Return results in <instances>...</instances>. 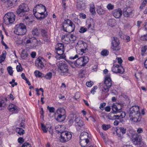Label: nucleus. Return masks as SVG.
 <instances>
[{
	"label": "nucleus",
	"instance_id": "1",
	"mask_svg": "<svg viewBox=\"0 0 147 147\" xmlns=\"http://www.w3.org/2000/svg\"><path fill=\"white\" fill-rule=\"evenodd\" d=\"M130 111L129 116L131 121L133 122L136 123L140 121L142 117L138 106H133L130 109Z\"/></svg>",
	"mask_w": 147,
	"mask_h": 147
},
{
	"label": "nucleus",
	"instance_id": "2",
	"mask_svg": "<svg viewBox=\"0 0 147 147\" xmlns=\"http://www.w3.org/2000/svg\"><path fill=\"white\" fill-rule=\"evenodd\" d=\"M46 10V7L44 6L41 4H38L36 6L35 9H34L33 11H34V10H35L36 12H38L41 15V16L40 17L36 16V13L34 14L38 19L41 20L45 18L48 15L47 12L45 13Z\"/></svg>",
	"mask_w": 147,
	"mask_h": 147
},
{
	"label": "nucleus",
	"instance_id": "3",
	"mask_svg": "<svg viewBox=\"0 0 147 147\" xmlns=\"http://www.w3.org/2000/svg\"><path fill=\"white\" fill-rule=\"evenodd\" d=\"M62 27L64 31L68 33H71L75 30V25L70 20L67 19L65 21Z\"/></svg>",
	"mask_w": 147,
	"mask_h": 147
},
{
	"label": "nucleus",
	"instance_id": "4",
	"mask_svg": "<svg viewBox=\"0 0 147 147\" xmlns=\"http://www.w3.org/2000/svg\"><path fill=\"white\" fill-rule=\"evenodd\" d=\"M112 84V81L110 76L109 75H107L105 78L104 83L101 87L102 92L104 93H107Z\"/></svg>",
	"mask_w": 147,
	"mask_h": 147
},
{
	"label": "nucleus",
	"instance_id": "5",
	"mask_svg": "<svg viewBox=\"0 0 147 147\" xmlns=\"http://www.w3.org/2000/svg\"><path fill=\"white\" fill-rule=\"evenodd\" d=\"M14 29V32L18 35H24L26 32V26L23 23L16 25Z\"/></svg>",
	"mask_w": 147,
	"mask_h": 147
},
{
	"label": "nucleus",
	"instance_id": "6",
	"mask_svg": "<svg viewBox=\"0 0 147 147\" xmlns=\"http://www.w3.org/2000/svg\"><path fill=\"white\" fill-rule=\"evenodd\" d=\"M29 10V7L26 4H20L17 9L16 12L19 16L22 17L25 16L26 12Z\"/></svg>",
	"mask_w": 147,
	"mask_h": 147
},
{
	"label": "nucleus",
	"instance_id": "7",
	"mask_svg": "<svg viewBox=\"0 0 147 147\" xmlns=\"http://www.w3.org/2000/svg\"><path fill=\"white\" fill-rule=\"evenodd\" d=\"M57 117L56 119L58 121L62 122L66 117V111L65 109L60 108L56 111L55 113Z\"/></svg>",
	"mask_w": 147,
	"mask_h": 147
},
{
	"label": "nucleus",
	"instance_id": "8",
	"mask_svg": "<svg viewBox=\"0 0 147 147\" xmlns=\"http://www.w3.org/2000/svg\"><path fill=\"white\" fill-rule=\"evenodd\" d=\"M15 15L13 12H9L6 14L3 18V22L7 25L13 23L15 20Z\"/></svg>",
	"mask_w": 147,
	"mask_h": 147
},
{
	"label": "nucleus",
	"instance_id": "9",
	"mask_svg": "<svg viewBox=\"0 0 147 147\" xmlns=\"http://www.w3.org/2000/svg\"><path fill=\"white\" fill-rule=\"evenodd\" d=\"M60 138V141L62 142H65L69 141L72 137L71 133L67 131L61 132Z\"/></svg>",
	"mask_w": 147,
	"mask_h": 147
},
{
	"label": "nucleus",
	"instance_id": "10",
	"mask_svg": "<svg viewBox=\"0 0 147 147\" xmlns=\"http://www.w3.org/2000/svg\"><path fill=\"white\" fill-rule=\"evenodd\" d=\"M112 40L111 49L114 51L119 50L120 48L119 46L120 43L118 38L116 37H113L112 38Z\"/></svg>",
	"mask_w": 147,
	"mask_h": 147
},
{
	"label": "nucleus",
	"instance_id": "11",
	"mask_svg": "<svg viewBox=\"0 0 147 147\" xmlns=\"http://www.w3.org/2000/svg\"><path fill=\"white\" fill-rule=\"evenodd\" d=\"M76 47L82 53H85L87 47V44L82 41H79L76 46Z\"/></svg>",
	"mask_w": 147,
	"mask_h": 147
},
{
	"label": "nucleus",
	"instance_id": "12",
	"mask_svg": "<svg viewBox=\"0 0 147 147\" xmlns=\"http://www.w3.org/2000/svg\"><path fill=\"white\" fill-rule=\"evenodd\" d=\"M112 71L114 73H123L124 69L121 65H113L112 68Z\"/></svg>",
	"mask_w": 147,
	"mask_h": 147
},
{
	"label": "nucleus",
	"instance_id": "13",
	"mask_svg": "<svg viewBox=\"0 0 147 147\" xmlns=\"http://www.w3.org/2000/svg\"><path fill=\"white\" fill-rule=\"evenodd\" d=\"M64 45L61 43L57 44L55 47V49L59 53L64 54Z\"/></svg>",
	"mask_w": 147,
	"mask_h": 147
},
{
	"label": "nucleus",
	"instance_id": "14",
	"mask_svg": "<svg viewBox=\"0 0 147 147\" xmlns=\"http://www.w3.org/2000/svg\"><path fill=\"white\" fill-rule=\"evenodd\" d=\"M58 70L59 72L63 74L66 73L68 71L67 65H59L58 66Z\"/></svg>",
	"mask_w": 147,
	"mask_h": 147
},
{
	"label": "nucleus",
	"instance_id": "15",
	"mask_svg": "<svg viewBox=\"0 0 147 147\" xmlns=\"http://www.w3.org/2000/svg\"><path fill=\"white\" fill-rule=\"evenodd\" d=\"M122 13V11L120 8L115 9L112 12L113 16L117 18H118L121 16Z\"/></svg>",
	"mask_w": 147,
	"mask_h": 147
},
{
	"label": "nucleus",
	"instance_id": "16",
	"mask_svg": "<svg viewBox=\"0 0 147 147\" xmlns=\"http://www.w3.org/2000/svg\"><path fill=\"white\" fill-rule=\"evenodd\" d=\"M8 109L10 111L12 112L13 113H17L18 112L17 107L12 104L9 105Z\"/></svg>",
	"mask_w": 147,
	"mask_h": 147
},
{
	"label": "nucleus",
	"instance_id": "17",
	"mask_svg": "<svg viewBox=\"0 0 147 147\" xmlns=\"http://www.w3.org/2000/svg\"><path fill=\"white\" fill-rule=\"evenodd\" d=\"M70 37L69 34L63 35L61 38L62 42L65 43L69 42L70 41Z\"/></svg>",
	"mask_w": 147,
	"mask_h": 147
},
{
	"label": "nucleus",
	"instance_id": "18",
	"mask_svg": "<svg viewBox=\"0 0 147 147\" xmlns=\"http://www.w3.org/2000/svg\"><path fill=\"white\" fill-rule=\"evenodd\" d=\"M142 140L140 137L138 136H136V137L132 140L133 143L135 145H140L141 144Z\"/></svg>",
	"mask_w": 147,
	"mask_h": 147
},
{
	"label": "nucleus",
	"instance_id": "19",
	"mask_svg": "<svg viewBox=\"0 0 147 147\" xmlns=\"http://www.w3.org/2000/svg\"><path fill=\"white\" fill-rule=\"evenodd\" d=\"M18 0H8L7 5L8 7H12L16 5Z\"/></svg>",
	"mask_w": 147,
	"mask_h": 147
},
{
	"label": "nucleus",
	"instance_id": "20",
	"mask_svg": "<svg viewBox=\"0 0 147 147\" xmlns=\"http://www.w3.org/2000/svg\"><path fill=\"white\" fill-rule=\"evenodd\" d=\"M45 61L42 57H39L35 61V64H45Z\"/></svg>",
	"mask_w": 147,
	"mask_h": 147
},
{
	"label": "nucleus",
	"instance_id": "21",
	"mask_svg": "<svg viewBox=\"0 0 147 147\" xmlns=\"http://www.w3.org/2000/svg\"><path fill=\"white\" fill-rule=\"evenodd\" d=\"M133 10L130 9H127L124 11L123 12V15L125 17H129L132 14Z\"/></svg>",
	"mask_w": 147,
	"mask_h": 147
},
{
	"label": "nucleus",
	"instance_id": "22",
	"mask_svg": "<svg viewBox=\"0 0 147 147\" xmlns=\"http://www.w3.org/2000/svg\"><path fill=\"white\" fill-rule=\"evenodd\" d=\"M94 23L93 20H90L89 22H88L86 24L88 29L93 30L94 28Z\"/></svg>",
	"mask_w": 147,
	"mask_h": 147
},
{
	"label": "nucleus",
	"instance_id": "23",
	"mask_svg": "<svg viewBox=\"0 0 147 147\" xmlns=\"http://www.w3.org/2000/svg\"><path fill=\"white\" fill-rule=\"evenodd\" d=\"M78 60L82 61L83 63L82 64H86L88 62L89 59L87 56H84L79 57Z\"/></svg>",
	"mask_w": 147,
	"mask_h": 147
},
{
	"label": "nucleus",
	"instance_id": "24",
	"mask_svg": "<svg viewBox=\"0 0 147 147\" xmlns=\"http://www.w3.org/2000/svg\"><path fill=\"white\" fill-rule=\"evenodd\" d=\"M88 133L84 131L82 132L80 136V140H88Z\"/></svg>",
	"mask_w": 147,
	"mask_h": 147
},
{
	"label": "nucleus",
	"instance_id": "25",
	"mask_svg": "<svg viewBox=\"0 0 147 147\" xmlns=\"http://www.w3.org/2000/svg\"><path fill=\"white\" fill-rule=\"evenodd\" d=\"M78 129L79 131L81 130H83L85 128L84 124V123L83 121L82 120L78 123Z\"/></svg>",
	"mask_w": 147,
	"mask_h": 147
},
{
	"label": "nucleus",
	"instance_id": "26",
	"mask_svg": "<svg viewBox=\"0 0 147 147\" xmlns=\"http://www.w3.org/2000/svg\"><path fill=\"white\" fill-rule=\"evenodd\" d=\"M96 11L97 13L99 14H104L106 12L105 10L100 6H98L97 7Z\"/></svg>",
	"mask_w": 147,
	"mask_h": 147
},
{
	"label": "nucleus",
	"instance_id": "27",
	"mask_svg": "<svg viewBox=\"0 0 147 147\" xmlns=\"http://www.w3.org/2000/svg\"><path fill=\"white\" fill-rule=\"evenodd\" d=\"M120 106L119 105H118L117 106H116L115 105H113L112 106V110L113 111V112L115 113H116L117 112H118L120 109L122 108V107H120V109H118L119 106Z\"/></svg>",
	"mask_w": 147,
	"mask_h": 147
},
{
	"label": "nucleus",
	"instance_id": "28",
	"mask_svg": "<svg viewBox=\"0 0 147 147\" xmlns=\"http://www.w3.org/2000/svg\"><path fill=\"white\" fill-rule=\"evenodd\" d=\"M89 142L88 140H80V145L82 147H85L87 146Z\"/></svg>",
	"mask_w": 147,
	"mask_h": 147
},
{
	"label": "nucleus",
	"instance_id": "29",
	"mask_svg": "<svg viewBox=\"0 0 147 147\" xmlns=\"http://www.w3.org/2000/svg\"><path fill=\"white\" fill-rule=\"evenodd\" d=\"M40 31L41 32V35L43 37V39L44 38H48V35L47 34V32L44 29H40Z\"/></svg>",
	"mask_w": 147,
	"mask_h": 147
},
{
	"label": "nucleus",
	"instance_id": "30",
	"mask_svg": "<svg viewBox=\"0 0 147 147\" xmlns=\"http://www.w3.org/2000/svg\"><path fill=\"white\" fill-rule=\"evenodd\" d=\"M40 31L37 28H34L32 31V34L34 36H38L39 34Z\"/></svg>",
	"mask_w": 147,
	"mask_h": 147
},
{
	"label": "nucleus",
	"instance_id": "31",
	"mask_svg": "<svg viewBox=\"0 0 147 147\" xmlns=\"http://www.w3.org/2000/svg\"><path fill=\"white\" fill-rule=\"evenodd\" d=\"M6 104L3 100L0 99V110H2L5 108Z\"/></svg>",
	"mask_w": 147,
	"mask_h": 147
},
{
	"label": "nucleus",
	"instance_id": "32",
	"mask_svg": "<svg viewBox=\"0 0 147 147\" xmlns=\"http://www.w3.org/2000/svg\"><path fill=\"white\" fill-rule=\"evenodd\" d=\"M90 11L92 14H94L95 13V7L94 3H92L90 4Z\"/></svg>",
	"mask_w": 147,
	"mask_h": 147
},
{
	"label": "nucleus",
	"instance_id": "33",
	"mask_svg": "<svg viewBox=\"0 0 147 147\" xmlns=\"http://www.w3.org/2000/svg\"><path fill=\"white\" fill-rule=\"evenodd\" d=\"M16 132L20 135H22L24 133V130L22 128L17 127L16 129Z\"/></svg>",
	"mask_w": 147,
	"mask_h": 147
},
{
	"label": "nucleus",
	"instance_id": "34",
	"mask_svg": "<svg viewBox=\"0 0 147 147\" xmlns=\"http://www.w3.org/2000/svg\"><path fill=\"white\" fill-rule=\"evenodd\" d=\"M57 55L55 57L57 59H61L64 58L65 56L63 54L59 53L57 52H56Z\"/></svg>",
	"mask_w": 147,
	"mask_h": 147
},
{
	"label": "nucleus",
	"instance_id": "35",
	"mask_svg": "<svg viewBox=\"0 0 147 147\" xmlns=\"http://www.w3.org/2000/svg\"><path fill=\"white\" fill-rule=\"evenodd\" d=\"M25 119L24 116H22L19 119V121H21V123L20 124V126L21 127L24 128L25 125L24 124L23 122L25 121Z\"/></svg>",
	"mask_w": 147,
	"mask_h": 147
},
{
	"label": "nucleus",
	"instance_id": "36",
	"mask_svg": "<svg viewBox=\"0 0 147 147\" xmlns=\"http://www.w3.org/2000/svg\"><path fill=\"white\" fill-rule=\"evenodd\" d=\"M142 2L140 4V5L139 7L140 9L141 10L142 9L147 3V0H142Z\"/></svg>",
	"mask_w": 147,
	"mask_h": 147
},
{
	"label": "nucleus",
	"instance_id": "37",
	"mask_svg": "<svg viewBox=\"0 0 147 147\" xmlns=\"http://www.w3.org/2000/svg\"><path fill=\"white\" fill-rule=\"evenodd\" d=\"M111 127V125L110 124H104L102 125V129L105 131H106L109 129Z\"/></svg>",
	"mask_w": 147,
	"mask_h": 147
},
{
	"label": "nucleus",
	"instance_id": "38",
	"mask_svg": "<svg viewBox=\"0 0 147 147\" xmlns=\"http://www.w3.org/2000/svg\"><path fill=\"white\" fill-rule=\"evenodd\" d=\"M109 54V52L107 50L105 49L101 52V54L103 56H107Z\"/></svg>",
	"mask_w": 147,
	"mask_h": 147
},
{
	"label": "nucleus",
	"instance_id": "39",
	"mask_svg": "<svg viewBox=\"0 0 147 147\" xmlns=\"http://www.w3.org/2000/svg\"><path fill=\"white\" fill-rule=\"evenodd\" d=\"M34 74L36 77L40 78L42 77V74L38 71H35L34 72Z\"/></svg>",
	"mask_w": 147,
	"mask_h": 147
},
{
	"label": "nucleus",
	"instance_id": "40",
	"mask_svg": "<svg viewBox=\"0 0 147 147\" xmlns=\"http://www.w3.org/2000/svg\"><path fill=\"white\" fill-rule=\"evenodd\" d=\"M52 74L51 72L47 73L45 76V78L48 80H50L52 78Z\"/></svg>",
	"mask_w": 147,
	"mask_h": 147
},
{
	"label": "nucleus",
	"instance_id": "41",
	"mask_svg": "<svg viewBox=\"0 0 147 147\" xmlns=\"http://www.w3.org/2000/svg\"><path fill=\"white\" fill-rule=\"evenodd\" d=\"M31 40V41H32L31 42V43H32L34 45H36L38 44V41L34 37H32Z\"/></svg>",
	"mask_w": 147,
	"mask_h": 147
},
{
	"label": "nucleus",
	"instance_id": "42",
	"mask_svg": "<svg viewBox=\"0 0 147 147\" xmlns=\"http://www.w3.org/2000/svg\"><path fill=\"white\" fill-rule=\"evenodd\" d=\"M108 23L110 26H114L115 23H116L115 20H110Z\"/></svg>",
	"mask_w": 147,
	"mask_h": 147
},
{
	"label": "nucleus",
	"instance_id": "43",
	"mask_svg": "<svg viewBox=\"0 0 147 147\" xmlns=\"http://www.w3.org/2000/svg\"><path fill=\"white\" fill-rule=\"evenodd\" d=\"M7 70L9 75L12 76L13 72L12 67L11 66H9L7 68Z\"/></svg>",
	"mask_w": 147,
	"mask_h": 147
},
{
	"label": "nucleus",
	"instance_id": "44",
	"mask_svg": "<svg viewBox=\"0 0 147 147\" xmlns=\"http://www.w3.org/2000/svg\"><path fill=\"white\" fill-rule=\"evenodd\" d=\"M70 37V40L71 41H73L76 40V36L72 34H69Z\"/></svg>",
	"mask_w": 147,
	"mask_h": 147
},
{
	"label": "nucleus",
	"instance_id": "45",
	"mask_svg": "<svg viewBox=\"0 0 147 147\" xmlns=\"http://www.w3.org/2000/svg\"><path fill=\"white\" fill-rule=\"evenodd\" d=\"M47 109L49 110V112L51 113H53L54 112L55 109L53 107H50L49 106L47 107Z\"/></svg>",
	"mask_w": 147,
	"mask_h": 147
},
{
	"label": "nucleus",
	"instance_id": "46",
	"mask_svg": "<svg viewBox=\"0 0 147 147\" xmlns=\"http://www.w3.org/2000/svg\"><path fill=\"white\" fill-rule=\"evenodd\" d=\"M119 130L122 134H124L126 133V129L125 128L121 127L119 128Z\"/></svg>",
	"mask_w": 147,
	"mask_h": 147
},
{
	"label": "nucleus",
	"instance_id": "47",
	"mask_svg": "<svg viewBox=\"0 0 147 147\" xmlns=\"http://www.w3.org/2000/svg\"><path fill=\"white\" fill-rule=\"evenodd\" d=\"M107 7L109 10H111L114 9V5L110 3L107 5Z\"/></svg>",
	"mask_w": 147,
	"mask_h": 147
},
{
	"label": "nucleus",
	"instance_id": "48",
	"mask_svg": "<svg viewBox=\"0 0 147 147\" xmlns=\"http://www.w3.org/2000/svg\"><path fill=\"white\" fill-rule=\"evenodd\" d=\"M41 127L42 130L45 133H46L47 131V128L46 127V126L43 123H41Z\"/></svg>",
	"mask_w": 147,
	"mask_h": 147
},
{
	"label": "nucleus",
	"instance_id": "49",
	"mask_svg": "<svg viewBox=\"0 0 147 147\" xmlns=\"http://www.w3.org/2000/svg\"><path fill=\"white\" fill-rule=\"evenodd\" d=\"M36 66L40 70L45 69V67L44 65H36Z\"/></svg>",
	"mask_w": 147,
	"mask_h": 147
},
{
	"label": "nucleus",
	"instance_id": "50",
	"mask_svg": "<svg viewBox=\"0 0 147 147\" xmlns=\"http://www.w3.org/2000/svg\"><path fill=\"white\" fill-rule=\"evenodd\" d=\"M15 82V80L14 79L12 80V81L10 82L9 83L11 85V86L12 87H14L15 86H17V83L16 82Z\"/></svg>",
	"mask_w": 147,
	"mask_h": 147
},
{
	"label": "nucleus",
	"instance_id": "51",
	"mask_svg": "<svg viewBox=\"0 0 147 147\" xmlns=\"http://www.w3.org/2000/svg\"><path fill=\"white\" fill-rule=\"evenodd\" d=\"M87 31V28H84L83 27H81L79 30V32L80 33H83Z\"/></svg>",
	"mask_w": 147,
	"mask_h": 147
},
{
	"label": "nucleus",
	"instance_id": "52",
	"mask_svg": "<svg viewBox=\"0 0 147 147\" xmlns=\"http://www.w3.org/2000/svg\"><path fill=\"white\" fill-rule=\"evenodd\" d=\"M16 69L18 72H20L22 71L23 69L21 65H17Z\"/></svg>",
	"mask_w": 147,
	"mask_h": 147
},
{
	"label": "nucleus",
	"instance_id": "53",
	"mask_svg": "<svg viewBox=\"0 0 147 147\" xmlns=\"http://www.w3.org/2000/svg\"><path fill=\"white\" fill-rule=\"evenodd\" d=\"M140 39L142 40H147V34L142 36Z\"/></svg>",
	"mask_w": 147,
	"mask_h": 147
},
{
	"label": "nucleus",
	"instance_id": "54",
	"mask_svg": "<svg viewBox=\"0 0 147 147\" xmlns=\"http://www.w3.org/2000/svg\"><path fill=\"white\" fill-rule=\"evenodd\" d=\"M108 118L109 119L111 120H113V113H111L109 114Z\"/></svg>",
	"mask_w": 147,
	"mask_h": 147
},
{
	"label": "nucleus",
	"instance_id": "55",
	"mask_svg": "<svg viewBox=\"0 0 147 147\" xmlns=\"http://www.w3.org/2000/svg\"><path fill=\"white\" fill-rule=\"evenodd\" d=\"M86 86L89 87H91L93 84V82L92 81L87 82L86 83Z\"/></svg>",
	"mask_w": 147,
	"mask_h": 147
},
{
	"label": "nucleus",
	"instance_id": "56",
	"mask_svg": "<svg viewBox=\"0 0 147 147\" xmlns=\"http://www.w3.org/2000/svg\"><path fill=\"white\" fill-rule=\"evenodd\" d=\"M28 56V54L26 53H22L21 55V57L22 59H25Z\"/></svg>",
	"mask_w": 147,
	"mask_h": 147
},
{
	"label": "nucleus",
	"instance_id": "57",
	"mask_svg": "<svg viewBox=\"0 0 147 147\" xmlns=\"http://www.w3.org/2000/svg\"><path fill=\"white\" fill-rule=\"evenodd\" d=\"M22 147H31V145L28 143L25 142L22 145Z\"/></svg>",
	"mask_w": 147,
	"mask_h": 147
},
{
	"label": "nucleus",
	"instance_id": "58",
	"mask_svg": "<svg viewBox=\"0 0 147 147\" xmlns=\"http://www.w3.org/2000/svg\"><path fill=\"white\" fill-rule=\"evenodd\" d=\"M147 49V46L146 45L144 46V47H142L141 48V52L143 53H144L146 51Z\"/></svg>",
	"mask_w": 147,
	"mask_h": 147
},
{
	"label": "nucleus",
	"instance_id": "59",
	"mask_svg": "<svg viewBox=\"0 0 147 147\" xmlns=\"http://www.w3.org/2000/svg\"><path fill=\"white\" fill-rule=\"evenodd\" d=\"M106 103L105 102H103L100 104L99 108L101 110H103L104 109L103 107L105 106Z\"/></svg>",
	"mask_w": 147,
	"mask_h": 147
},
{
	"label": "nucleus",
	"instance_id": "60",
	"mask_svg": "<svg viewBox=\"0 0 147 147\" xmlns=\"http://www.w3.org/2000/svg\"><path fill=\"white\" fill-rule=\"evenodd\" d=\"M125 113L124 112H122L120 115H119V118H122L124 117L125 116Z\"/></svg>",
	"mask_w": 147,
	"mask_h": 147
},
{
	"label": "nucleus",
	"instance_id": "61",
	"mask_svg": "<svg viewBox=\"0 0 147 147\" xmlns=\"http://www.w3.org/2000/svg\"><path fill=\"white\" fill-rule=\"evenodd\" d=\"M32 38H29L28 39L26 38L25 39V40L26 41V44H29L30 43H31V42H32Z\"/></svg>",
	"mask_w": 147,
	"mask_h": 147
},
{
	"label": "nucleus",
	"instance_id": "62",
	"mask_svg": "<svg viewBox=\"0 0 147 147\" xmlns=\"http://www.w3.org/2000/svg\"><path fill=\"white\" fill-rule=\"evenodd\" d=\"M114 113H113V118L112 119H113V120L119 119V115H115Z\"/></svg>",
	"mask_w": 147,
	"mask_h": 147
},
{
	"label": "nucleus",
	"instance_id": "63",
	"mask_svg": "<svg viewBox=\"0 0 147 147\" xmlns=\"http://www.w3.org/2000/svg\"><path fill=\"white\" fill-rule=\"evenodd\" d=\"M97 89V87L96 86H94L93 88H92L91 90L90 91V92L91 93L94 94V92H95V90H96Z\"/></svg>",
	"mask_w": 147,
	"mask_h": 147
},
{
	"label": "nucleus",
	"instance_id": "64",
	"mask_svg": "<svg viewBox=\"0 0 147 147\" xmlns=\"http://www.w3.org/2000/svg\"><path fill=\"white\" fill-rule=\"evenodd\" d=\"M80 95L78 92H76L74 96V97L75 99L77 100L80 97Z\"/></svg>",
	"mask_w": 147,
	"mask_h": 147
}]
</instances>
